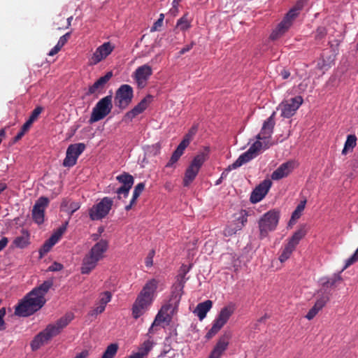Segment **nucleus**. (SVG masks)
<instances>
[{"mask_svg": "<svg viewBox=\"0 0 358 358\" xmlns=\"http://www.w3.org/2000/svg\"><path fill=\"white\" fill-rule=\"evenodd\" d=\"M275 112H273L264 122L261 131L257 136V141L251 145L248 151L241 155L234 163L229 166L227 171L241 166L272 145L271 137L275 124Z\"/></svg>", "mask_w": 358, "mask_h": 358, "instance_id": "nucleus-1", "label": "nucleus"}, {"mask_svg": "<svg viewBox=\"0 0 358 358\" xmlns=\"http://www.w3.org/2000/svg\"><path fill=\"white\" fill-rule=\"evenodd\" d=\"M52 285V282L47 280L31 290L15 307V314L20 317H27L41 309L45 303V296Z\"/></svg>", "mask_w": 358, "mask_h": 358, "instance_id": "nucleus-2", "label": "nucleus"}, {"mask_svg": "<svg viewBox=\"0 0 358 358\" xmlns=\"http://www.w3.org/2000/svg\"><path fill=\"white\" fill-rule=\"evenodd\" d=\"M73 319V314L68 313L56 322L48 325L45 329L34 337L31 343V349L36 350L42 345L46 344L52 338L59 334L62 329L65 328Z\"/></svg>", "mask_w": 358, "mask_h": 358, "instance_id": "nucleus-3", "label": "nucleus"}, {"mask_svg": "<svg viewBox=\"0 0 358 358\" xmlns=\"http://www.w3.org/2000/svg\"><path fill=\"white\" fill-rule=\"evenodd\" d=\"M158 281L155 279L148 280L138 295L132 308V314L137 319L143 315L150 307L156 294Z\"/></svg>", "mask_w": 358, "mask_h": 358, "instance_id": "nucleus-4", "label": "nucleus"}, {"mask_svg": "<svg viewBox=\"0 0 358 358\" xmlns=\"http://www.w3.org/2000/svg\"><path fill=\"white\" fill-rule=\"evenodd\" d=\"M108 249V242L101 239L95 243L83 259L80 268L83 274H88L94 270L98 262L103 259Z\"/></svg>", "mask_w": 358, "mask_h": 358, "instance_id": "nucleus-5", "label": "nucleus"}, {"mask_svg": "<svg viewBox=\"0 0 358 358\" xmlns=\"http://www.w3.org/2000/svg\"><path fill=\"white\" fill-rule=\"evenodd\" d=\"M236 306L234 303H229L221 308L217 316L214 320L211 329L208 331L206 337L208 339L213 337L227 324L229 318L234 313Z\"/></svg>", "mask_w": 358, "mask_h": 358, "instance_id": "nucleus-6", "label": "nucleus"}, {"mask_svg": "<svg viewBox=\"0 0 358 358\" xmlns=\"http://www.w3.org/2000/svg\"><path fill=\"white\" fill-rule=\"evenodd\" d=\"M304 0H299L296 6L286 15L283 20L278 25L271 34V38L277 39L282 35L292 25L293 20L298 15L299 10L303 6Z\"/></svg>", "mask_w": 358, "mask_h": 358, "instance_id": "nucleus-7", "label": "nucleus"}, {"mask_svg": "<svg viewBox=\"0 0 358 358\" xmlns=\"http://www.w3.org/2000/svg\"><path fill=\"white\" fill-rule=\"evenodd\" d=\"M208 150H206L199 153L192 161L189 166L185 171V176L183 178V185L185 187L189 186L195 179L197 176L200 168L207 159Z\"/></svg>", "mask_w": 358, "mask_h": 358, "instance_id": "nucleus-8", "label": "nucleus"}, {"mask_svg": "<svg viewBox=\"0 0 358 358\" xmlns=\"http://www.w3.org/2000/svg\"><path fill=\"white\" fill-rule=\"evenodd\" d=\"M279 220V212L275 210L266 213L259 220V229L261 238L275 229Z\"/></svg>", "mask_w": 358, "mask_h": 358, "instance_id": "nucleus-9", "label": "nucleus"}, {"mask_svg": "<svg viewBox=\"0 0 358 358\" xmlns=\"http://www.w3.org/2000/svg\"><path fill=\"white\" fill-rule=\"evenodd\" d=\"M112 108V96L109 95L102 98L93 108L90 122H96L103 119L110 113Z\"/></svg>", "mask_w": 358, "mask_h": 358, "instance_id": "nucleus-10", "label": "nucleus"}, {"mask_svg": "<svg viewBox=\"0 0 358 358\" xmlns=\"http://www.w3.org/2000/svg\"><path fill=\"white\" fill-rule=\"evenodd\" d=\"M113 204V201L111 198H103L89 209L90 218L92 220H100L104 218L109 213Z\"/></svg>", "mask_w": 358, "mask_h": 358, "instance_id": "nucleus-11", "label": "nucleus"}, {"mask_svg": "<svg viewBox=\"0 0 358 358\" xmlns=\"http://www.w3.org/2000/svg\"><path fill=\"white\" fill-rule=\"evenodd\" d=\"M303 102V98L301 96H296L282 101L278 106L277 110L280 111L282 117L289 118L296 113Z\"/></svg>", "mask_w": 358, "mask_h": 358, "instance_id": "nucleus-12", "label": "nucleus"}, {"mask_svg": "<svg viewBox=\"0 0 358 358\" xmlns=\"http://www.w3.org/2000/svg\"><path fill=\"white\" fill-rule=\"evenodd\" d=\"M115 48V45L110 41L99 45L89 57L90 65L94 66L104 61L112 54Z\"/></svg>", "mask_w": 358, "mask_h": 358, "instance_id": "nucleus-13", "label": "nucleus"}, {"mask_svg": "<svg viewBox=\"0 0 358 358\" xmlns=\"http://www.w3.org/2000/svg\"><path fill=\"white\" fill-rule=\"evenodd\" d=\"M178 301L179 299H176V301L173 303L170 302L161 308L150 329V331L155 326L159 325L163 323H169L173 315L177 312Z\"/></svg>", "mask_w": 358, "mask_h": 358, "instance_id": "nucleus-14", "label": "nucleus"}, {"mask_svg": "<svg viewBox=\"0 0 358 358\" xmlns=\"http://www.w3.org/2000/svg\"><path fill=\"white\" fill-rule=\"evenodd\" d=\"M132 98V87L129 85H123L116 92L115 98V105L124 109L131 103Z\"/></svg>", "mask_w": 358, "mask_h": 358, "instance_id": "nucleus-15", "label": "nucleus"}, {"mask_svg": "<svg viewBox=\"0 0 358 358\" xmlns=\"http://www.w3.org/2000/svg\"><path fill=\"white\" fill-rule=\"evenodd\" d=\"M152 75V68L148 64L138 66L133 73L132 77L138 87L143 88Z\"/></svg>", "mask_w": 358, "mask_h": 358, "instance_id": "nucleus-16", "label": "nucleus"}, {"mask_svg": "<svg viewBox=\"0 0 358 358\" xmlns=\"http://www.w3.org/2000/svg\"><path fill=\"white\" fill-rule=\"evenodd\" d=\"M247 222V213L245 210H240L234 215L233 221L224 229V234L226 236L235 234L238 231L241 230Z\"/></svg>", "mask_w": 358, "mask_h": 358, "instance_id": "nucleus-17", "label": "nucleus"}, {"mask_svg": "<svg viewBox=\"0 0 358 358\" xmlns=\"http://www.w3.org/2000/svg\"><path fill=\"white\" fill-rule=\"evenodd\" d=\"M85 145L83 143H76L69 146L63 165L71 167L76 164L78 157L84 151Z\"/></svg>", "mask_w": 358, "mask_h": 358, "instance_id": "nucleus-18", "label": "nucleus"}, {"mask_svg": "<svg viewBox=\"0 0 358 358\" xmlns=\"http://www.w3.org/2000/svg\"><path fill=\"white\" fill-rule=\"evenodd\" d=\"M298 166L296 162L291 160L282 164L271 174V179L279 180L288 176Z\"/></svg>", "mask_w": 358, "mask_h": 358, "instance_id": "nucleus-19", "label": "nucleus"}, {"mask_svg": "<svg viewBox=\"0 0 358 358\" xmlns=\"http://www.w3.org/2000/svg\"><path fill=\"white\" fill-rule=\"evenodd\" d=\"M116 179L122 185L116 191L119 199H122V196L127 197L134 184V178L131 175L124 173L117 176Z\"/></svg>", "mask_w": 358, "mask_h": 358, "instance_id": "nucleus-20", "label": "nucleus"}, {"mask_svg": "<svg viewBox=\"0 0 358 358\" xmlns=\"http://www.w3.org/2000/svg\"><path fill=\"white\" fill-rule=\"evenodd\" d=\"M49 203L46 197L39 198L35 203L32 210V217L34 221L40 224L44 221V211Z\"/></svg>", "mask_w": 358, "mask_h": 358, "instance_id": "nucleus-21", "label": "nucleus"}, {"mask_svg": "<svg viewBox=\"0 0 358 358\" xmlns=\"http://www.w3.org/2000/svg\"><path fill=\"white\" fill-rule=\"evenodd\" d=\"M272 182L270 180H264L252 192L250 201L255 203L262 201L268 193L271 187Z\"/></svg>", "mask_w": 358, "mask_h": 358, "instance_id": "nucleus-22", "label": "nucleus"}, {"mask_svg": "<svg viewBox=\"0 0 358 358\" xmlns=\"http://www.w3.org/2000/svg\"><path fill=\"white\" fill-rule=\"evenodd\" d=\"M67 223L59 228L52 236L51 237L46 241L41 248L39 250L40 257H43L47 252H48L52 247L56 244L58 241L62 237L64 232L66 231Z\"/></svg>", "mask_w": 358, "mask_h": 358, "instance_id": "nucleus-23", "label": "nucleus"}, {"mask_svg": "<svg viewBox=\"0 0 358 358\" xmlns=\"http://www.w3.org/2000/svg\"><path fill=\"white\" fill-rule=\"evenodd\" d=\"M152 99V96L150 95H148L143 99L141 101V102L136 105L131 110L127 112L124 118L123 121L124 122H130L138 115L143 113L148 106L150 103Z\"/></svg>", "mask_w": 358, "mask_h": 358, "instance_id": "nucleus-24", "label": "nucleus"}, {"mask_svg": "<svg viewBox=\"0 0 358 358\" xmlns=\"http://www.w3.org/2000/svg\"><path fill=\"white\" fill-rule=\"evenodd\" d=\"M229 339V334H225L222 335L217 341L208 358H221L228 348Z\"/></svg>", "mask_w": 358, "mask_h": 358, "instance_id": "nucleus-25", "label": "nucleus"}, {"mask_svg": "<svg viewBox=\"0 0 358 358\" xmlns=\"http://www.w3.org/2000/svg\"><path fill=\"white\" fill-rule=\"evenodd\" d=\"M112 295L109 292H104L99 295V299L94 307L90 310L89 315L90 316H96L105 310L106 304L110 301Z\"/></svg>", "mask_w": 358, "mask_h": 358, "instance_id": "nucleus-26", "label": "nucleus"}, {"mask_svg": "<svg viewBox=\"0 0 358 358\" xmlns=\"http://www.w3.org/2000/svg\"><path fill=\"white\" fill-rule=\"evenodd\" d=\"M113 77V72L108 71L106 74L100 78H99L90 88L89 92L90 94H95L101 90L106 85V84Z\"/></svg>", "mask_w": 358, "mask_h": 358, "instance_id": "nucleus-27", "label": "nucleus"}, {"mask_svg": "<svg viewBox=\"0 0 358 358\" xmlns=\"http://www.w3.org/2000/svg\"><path fill=\"white\" fill-rule=\"evenodd\" d=\"M212 306L213 302L210 300H206L196 306L194 310V313L201 321L206 317L208 312L211 309Z\"/></svg>", "mask_w": 358, "mask_h": 358, "instance_id": "nucleus-28", "label": "nucleus"}, {"mask_svg": "<svg viewBox=\"0 0 358 358\" xmlns=\"http://www.w3.org/2000/svg\"><path fill=\"white\" fill-rule=\"evenodd\" d=\"M306 234L307 229L306 224L301 225L299 229L296 231L289 238L287 244L295 249L300 241L306 235Z\"/></svg>", "mask_w": 358, "mask_h": 358, "instance_id": "nucleus-29", "label": "nucleus"}, {"mask_svg": "<svg viewBox=\"0 0 358 358\" xmlns=\"http://www.w3.org/2000/svg\"><path fill=\"white\" fill-rule=\"evenodd\" d=\"M306 204V200L304 199L301 201L296 206V209L292 214L291 218L288 223V227L292 228L293 225H294L296 221L300 218L302 215V213L305 209Z\"/></svg>", "mask_w": 358, "mask_h": 358, "instance_id": "nucleus-30", "label": "nucleus"}, {"mask_svg": "<svg viewBox=\"0 0 358 358\" xmlns=\"http://www.w3.org/2000/svg\"><path fill=\"white\" fill-rule=\"evenodd\" d=\"M329 300L327 295L324 296L322 299H318L315 306L308 311L306 315V318L308 320H312L319 312V310L324 306L326 302Z\"/></svg>", "mask_w": 358, "mask_h": 358, "instance_id": "nucleus-31", "label": "nucleus"}, {"mask_svg": "<svg viewBox=\"0 0 358 358\" xmlns=\"http://www.w3.org/2000/svg\"><path fill=\"white\" fill-rule=\"evenodd\" d=\"M29 243V234L27 231H22V235L16 237L13 242L14 247L18 248H24Z\"/></svg>", "mask_w": 358, "mask_h": 358, "instance_id": "nucleus-32", "label": "nucleus"}, {"mask_svg": "<svg viewBox=\"0 0 358 358\" xmlns=\"http://www.w3.org/2000/svg\"><path fill=\"white\" fill-rule=\"evenodd\" d=\"M80 207V203L71 201V200H64L61 204V208L62 210L72 215Z\"/></svg>", "mask_w": 358, "mask_h": 358, "instance_id": "nucleus-33", "label": "nucleus"}, {"mask_svg": "<svg viewBox=\"0 0 358 358\" xmlns=\"http://www.w3.org/2000/svg\"><path fill=\"white\" fill-rule=\"evenodd\" d=\"M357 137L355 134H350L347 136L344 148L342 150V155H347L350 152H352L353 148L357 145Z\"/></svg>", "mask_w": 358, "mask_h": 358, "instance_id": "nucleus-34", "label": "nucleus"}, {"mask_svg": "<svg viewBox=\"0 0 358 358\" xmlns=\"http://www.w3.org/2000/svg\"><path fill=\"white\" fill-rule=\"evenodd\" d=\"M191 27V20L188 17L187 14H185L180 17L176 23V28L180 31H185Z\"/></svg>", "mask_w": 358, "mask_h": 358, "instance_id": "nucleus-35", "label": "nucleus"}, {"mask_svg": "<svg viewBox=\"0 0 358 358\" xmlns=\"http://www.w3.org/2000/svg\"><path fill=\"white\" fill-rule=\"evenodd\" d=\"M118 345L116 343L109 345L101 358H113L117 353Z\"/></svg>", "mask_w": 358, "mask_h": 358, "instance_id": "nucleus-36", "label": "nucleus"}, {"mask_svg": "<svg viewBox=\"0 0 358 358\" xmlns=\"http://www.w3.org/2000/svg\"><path fill=\"white\" fill-rule=\"evenodd\" d=\"M155 343L152 341L148 339L145 341H144L141 346L139 347L138 350L141 353H143L145 356L148 357V355L149 352L152 349Z\"/></svg>", "mask_w": 358, "mask_h": 358, "instance_id": "nucleus-37", "label": "nucleus"}, {"mask_svg": "<svg viewBox=\"0 0 358 358\" xmlns=\"http://www.w3.org/2000/svg\"><path fill=\"white\" fill-rule=\"evenodd\" d=\"M295 249L294 248H292L290 245H289L288 244H287L285 245V247L284 248V249L282 250L281 255L279 257L280 262L281 263H283L285 261H287L289 258V257L291 256L292 253L293 252V251Z\"/></svg>", "mask_w": 358, "mask_h": 358, "instance_id": "nucleus-38", "label": "nucleus"}, {"mask_svg": "<svg viewBox=\"0 0 358 358\" xmlns=\"http://www.w3.org/2000/svg\"><path fill=\"white\" fill-rule=\"evenodd\" d=\"M42 110L43 108L41 106H38L34 110L29 119L26 122V127L29 124H32V123L38 118V115L41 114Z\"/></svg>", "mask_w": 358, "mask_h": 358, "instance_id": "nucleus-39", "label": "nucleus"}, {"mask_svg": "<svg viewBox=\"0 0 358 358\" xmlns=\"http://www.w3.org/2000/svg\"><path fill=\"white\" fill-rule=\"evenodd\" d=\"M320 283L323 287V289L327 290L331 287L334 288V280L333 278L330 279L327 277H323L320 280Z\"/></svg>", "mask_w": 358, "mask_h": 358, "instance_id": "nucleus-40", "label": "nucleus"}, {"mask_svg": "<svg viewBox=\"0 0 358 358\" xmlns=\"http://www.w3.org/2000/svg\"><path fill=\"white\" fill-rule=\"evenodd\" d=\"M145 188V184L143 182L138 183L134 188V190L133 192V202H136L138 197L140 196V194L142 193Z\"/></svg>", "mask_w": 358, "mask_h": 358, "instance_id": "nucleus-41", "label": "nucleus"}, {"mask_svg": "<svg viewBox=\"0 0 358 358\" xmlns=\"http://www.w3.org/2000/svg\"><path fill=\"white\" fill-rule=\"evenodd\" d=\"M357 261H358V248L356 250L355 253L345 261V265L343 267L341 271H344L345 268H347Z\"/></svg>", "mask_w": 358, "mask_h": 358, "instance_id": "nucleus-42", "label": "nucleus"}, {"mask_svg": "<svg viewBox=\"0 0 358 358\" xmlns=\"http://www.w3.org/2000/svg\"><path fill=\"white\" fill-rule=\"evenodd\" d=\"M164 19V14H160L159 19L153 24L152 27L150 29V31L152 32L159 31L163 25Z\"/></svg>", "mask_w": 358, "mask_h": 358, "instance_id": "nucleus-43", "label": "nucleus"}, {"mask_svg": "<svg viewBox=\"0 0 358 358\" xmlns=\"http://www.w3.org/2000/svg\"><path fill=\"white\" fill-rule=\"evenodd\" d=\"M198 129L197 125H194L189 130L188 133L185 136L184 140H187V142L190 143L193 136L196 134Z\"/></svg>", "mask_w": 358, "mask_h": 358, "instance_id": "nucleus-44", "label": "nucleus"}, {"mask_svg": "<svg viewBox=\"0 0 358 358\" xmlns=\"http://www.w3.org/2000/svg\"><path fill=\"white\" fill-rule=\"evenodd\" d=\"M189 144V143L187 142V140L183 139L181 141V143L178 145V146L177 147L175 152L178 153L179 155H182L183 154L184 150L188 146Z\"/></svg>", "mask_w": 358, "mask_h": 358, "instance_id": "nucleus-45", "label": "nucleus"}, {"mask_svg": "<svg viewBox=\"0 0 358 358\" xmlns=\"http://www.w3.org/2000/svg\"><path fill=\"white\" fill-rule=\"evenodd\" d=\"M180 156H181L180 155H179L178 153H177L174 151L169 162L166 164V167L173 166L174 165V164H176L178 162V160L179 159Z\"/></svg>", "mask_w": 358, "mask_h": 358, "instance_id": "nucleus-46", "label": "nucleus"}, {"mask_svg": "<svg viewBox=\"0 0 358 358\" xmlns=\"http://www.w3.org/2000/svg\"><path fill=\"white\" fill-rule=\"evenodd\" d=\"M6 315V308H2L0 309V331L6 329L5 322L3 317Z\"/></svg>", "mask_w": 358, "mask_h": 358, "instance_id": "nucleus-47", "label": "nucleus"}, {"mask_svg": "<svg viewBox=\"0 0 358 358\" xmlns=\"http://www.w3.org/2000/svg\"><path fill=\"white\" fill-rule=\"evenodd\" d=\"M70 33H66L64 36H61L57 43V45L62 48L64 44L67 42L68 39L69 38Z\"/></svg>", "mask_w": 358, "mask_h": 358, "instance_id": "nucleus-48", "label": "nucleus"}, {"mask_svg": "<svg viewBox=\"0 0 358 358\" xmlns=\"http://www.w3.org/2000/svg\"><path fill=\"white\" fill-rule=\"evenodd\" d=\"M31 127V124H29L27 127H26V122L23 124L22 127V129L21 131L17 134V135L15 136V141H18L20 140L23 136L24 134H25V132H27L28 131V129L30 128Z\"/></svg>", "mask_w": 358, "mask_h": 358, "instance_id": "nucleus-49", "label": "nucleus"}, {"mask_svg": "<svg viewBox=\"0 0 358 358\" xmlns=\"http://www.w3.org/2000/svg\"><path fill=\"white\" fill-rule=\"evenodd\" d=\"M63 268V266L57 262L53 263L51 266H49L48 270L50 271H59Z\"/></svg>", "mask_w": 358, "mask_h": 358, "instance_id": "nucleus-50", "label": "nucleus"}, {"mask_svg": "<svg viewBox=\"0 0 358 358\" xmlns=\"http://www.w3.org/2000/svg\"><path fill=\"white\" fill-rule=\"evenodd\" d=\"M8 239L6 237H3L0 240V252L7 245Z\"/></svg>", "mask_w": 358, "mask_h": 358, "instance_id": "nucleus-51", "label": "nucleus"}, {"mask_svg": "<svg viewBox=\"0 0 358 358\" xmlns=\"http://www.w3.org/2000/svg\"><path fill=\"white\" fill-rule=\"evenodd\" d=\"M147 357L145 356L143 353H141L139 350H138L136 352L133 353L129 356V358H146Z\"/></svg>", "mask_w": 358, "mask_h": 358, "instance_id": "nucleus-52", "label": "nucleus"}, {"mask_svg": "<svg viewBox=\"0 0 358 358\" xmlns=\"http://www.w3.org/2000/svg\"><path fill=\"white\" fill-rule=\"evenodd\" d=\"M180 1V0L173 1V8L171 10V11L173 12L174 15L178 12V6Z\"/></svg>", "mask_w": 358, "mask_h": 358, "instance_id": "nucleus-53", "label": "nucleus"}, {"mask_svg": "<svg viewBox=\"0 0 358 358\" xmlns=\"http://www.w3.org/2000/svg\"><path fill=\"white\" fill-rule=\"evenodd\" d=\"M193 45L194 43H192L190 45H186L185 47L181 49V50L180 51V54L182 55L185 54L186 52H188L192 48Z\"/></svg>", "mask_w": 358, "mask_h": 358, "instance_id": "nucleus-54", "label": "nucleus"}, {"mask_svg": "<svg viewBox=\"0 0 358 358\" xmlns=\"http://www.w3.org/2000/svg\"><path fill=\"white\" fill-rule=\"evenodd\" d=\"M61 50V48L59 47H58L57 45L49 52L48 53V55L49 56H53L55 55H56L59 50Z\"/></svg>", "mask_w": 358, "mask_h": 358, "instance_id": "nucleus-55", "label": "nucleus"}, {"mask_svg": "<svg viewBox=\"0 0 358 358\" xmlns=\"http://www.w3.org/2000/svg\"><path fill=\"white\" fill-rule=\"evenodd\" d=\"M189 271V267L187 266H182L181 267V272L182 273V274L181 275V278H185V274Z\"/></svg>", "mask_w": 358, "mask_h": 358, "instance_id": "nucleus-56", "label": "nucleus"}, {"mask_svg": "<svg viewBox=\"0 0 358 358\" xmlns=\"http://www.w3.org/2000/svg\"><path fill=\"white\" fill-rule=\"evenodd\" d=\"M152 257H153V254H152V252H151L145 261V264H146L147 266H150L152 264Z\"/></svg>", "mask_w": 358, "mask_h": 358, "instance_id": "nucleus-57", "label": "nucleus"}, {"mask_svg": "<svg viewBox=\"0 0 358 358\" xmlns=\"http://www.w3.org/2000/svg\"><path fill=\"white\" fill-rule=\"evenodd\" d=\"M281 76H282L283 79H287L289 76V73L288 71H283L281 73Z\"/></svg>", "mask_w": 358, "mask_h": 358, "instance_id": "nucleus-58", "label": "nucleus"}, {"mask_svg": "<svg viewBox=\"0 0 358 358\" xmlns=\"http://www.w3.org/2000/svg\"><path fill=\"white\" fill-rule=\"evenodd\" d=\"M135 203H136V202H133V197H132V198H131V199L130 203H129V205L126 206L125 209H126L127 210H130V209L131 208L132 206H133Z\"/></svg>", "mask_w": 358, "mask_h": 358, "instance_id": "nucleus-59", "label": "nucleus"}, {"mask_svg": "<svg viewBox=\"0 0 358 358\" xmlns=\"http://www.w3.org/2000/svg\"><path fill=\"white\" fill-rule=\"evenodd\" d=\"M6 187V185L3 183H0V193L3 192Z\"/></svg>", "mask_w": 358, "mask_h": 358, "instance_id": "nucleus-60", "label": "nucleus"}, {"mask_svg": "<svg viewBox=\"0 0 358 358\" xmlns=\"http://www.w3.org/2000/svg\"><path fill=\"white\" fill-rule=\"evenodd\" d=\"M99 234H93V235L92 236V239H93L94 241H96V240H97V239L99 238Z\"/></svg>", "mask_w": 358, "mask_h": 358, "instance_id": "nucleus-61", "label": "nucleus"}, {"mask_svg": "<svg viewBox=\"0 0 358 358\" xmlns=\"http://www.w3.org/2000/svg\"><path fill=\"white\" fill-rule=\"evenodd\" d=\"M5 135V131L3 129L0 130V136H3Z\"/></svg>", "mask_w": 358, "mask_h": 358, "instance_id": "nucleus-62", "label": "nucleus"}, {"mask_svg": "<svg viewBox=\"0 0 358 358\" xmlns=\"http://www.w3.org/2000/svg\"><path fill=\"white\" fill-rule=\"evenodd\" d=\"M153 49H154V47H151L150 49L149 50V51L146 53V55L150 53L151 52L153 51Z\"/></svg>", "mask_w": 358, "mask_h": 358, "instance_id": "nucleus-63", "label": "nucleus"}, {"mask_svg": "<svg viewBox=\"0 0 358 358\" xmlns=\"http://www.w3.org/2000/svg\"><path fill=\"white\" fill-rule=\"evenodd\" d=\"M103 231V229L102 227L99 228V233L101 234Z\"/></svg>", "mask_w": 358, "mask_h": 358, "instance_id": "nucleus-64", "label": "nucleus"}]
</instances>
